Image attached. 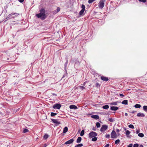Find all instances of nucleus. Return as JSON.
<instances>
[{"label":"nucleus","instance_id":"f257e3e1","mask_svg":"<svg viewBox=\"0 0 147 147\" xmlns=\"http://www.w3.org/2000/svg\"><path fill=\"white\" fill-rule=\"evenodd\" d=\"M36 16L38 18H40L42 20L45 19L46 18V16L45 14L44 9H41L40 13L39 14H36Z\"/></svg>","mask_w":147,"mask_h":147},{"label":"nucleus","instance_id":"f03ea898","mask_svg":"<svg viewBox=\"0 0 147 147\" xmlns=\"http://www.w3.org/2000/svg\"><path fill=\"white\" fill-rule=\"evenodd\" d=\"M105 0H101L98 3V7L99 8L102 9L103 8L104 6V2Z\"/></svg>","mask_w":147,"mask_h":147},{"label":"nucleus","instance_id":"7ed1b4c3","mask_svg":"<svg viewBox=\"0 0 147 147\" xmlns=\"http://www.w3.org/2000/svg\"><path fill=\"white\" fill-rule=\"evenodd\" d=\"M97 135V134L94 131H92L90 132L89 134V137L90 138H92L96 137Z\"/></svg>","mask_w":147,"mask_h":147},{"label":"nucleus","instance_id":"20e7f679","mask_svg":"<svg viewBox=\"0 0 147 147\" xmlns=\"http://www.w3.org/2000/svg\"><path fill=\"white\" fill-rule=\"evenodd\" d=\"M108 128V126L107 125H102L100 129V131L102 132H104Z\"/></svg>","mask_w":147,"mask_h":147},{"label":"nucleus","instance_id":"39448f33","mask_svg":"<svg viewBox=\"0 0 147 147\" xmlns=\"http://www.w3.org/2000/svg\"><path fill=\"white\" fill-rule=\"evenodd\" d=\"M111 138H115L117 137V135L115 131L113 130L111 134Z\"/></svg>","mask_w":147,"mask_h":147},{"label":"nucleus","instance_id":"423d86ee","mask_svg":"<svg viewBox=\"0 0 147 147\" xmlns=\"http://www.w3.org/2000/svg\"><path fill=\"white\" fill-rule=\"evenodd\" d=\"M61 107L60 104H55L53 106V108L54 109H59Z\"/></svg>","mask_w":147,"mask_h":147},{"label":"nucleus","instance_id":"0eeeda50","mask_svg":"<svg viewBox=\"0 0 147 147\" xmlns=\"http://www.w3.org/2000/svg\"><path fill=\"white\" fill-rule=\"evenodd\" d=\"M51 120L53 123L56 124L57 125L61 123L60 122L58 121L57 119H51Z\"/></svg>","mask_w":147,"mask_h":147},{"label":"nucleus","instance_id":"6e6552de","mask_svg":"<svg viewBox=\"0 0 147 147\" xmlns=\"http://www.w3.org/2000/svg\"><path fill=\"white\" fill-rule=\"evenodd\" d=\"M74 141V140L73 139H71L69 140L68 141L66 142L65 144H70L72 143Z\"/></svg>","mask_w":147,"mask_h":147},{"label":"nucleus","instance_id":"1a4fd4ad","mask_svg":"<svg viewBox=\"0 0 147 147\" xmlns=\"http://www.w3.org/2000/svg\"><path fill=\"white\" fill-rule=\"evenodd\" d=\"M69 108L71 109H77L78 108L77 107L74 105H71L69 106Z\"/></svg>","mask_w":147,"mask_h":147},{"label":"nucleus","instance_id":"9d476101","mask_svg":"<svg viewBox=\"0 0 147 147\" xmlns=\"http://www.w3.org/2000/svg\"><path fill=\"white\" fill-rule=\"evenodd\" d=\"M91 117L93 119H99V116L98 115H91Z\"/></svg>","mask_w":147,"mask_h":147},{"label":"nucleus","instance_id":"9b49d317","mask_svg":"<svg viewBox=\"0 0 147 147\" xmlns=\"http://www.w3.org/2000/svg\"><path fill=\"white\" fill-rule=\"evenodd\" d=\"M118 109V108L117 107L114 106L111 107L110 108L111 110L115 111L117 110Z\"/></svg>","mask_w":147,"mask_h":147},{"label":"nucleus","instance_id":"f8f14e48","mask_svg":"<svg viewBox=\"0 0 147 147\" xmlns=\"http://www.w3.org/2000/svg\"><path fill=\"white\" fill-rule=\"evenodd\" d=\"M101 78L103 80L106 81H108L109 80L107 78L103 76L101 77Z\"/></svg>","mask_w":147,"mask_h":147},{"label":"nucleus","instance_id":"ddd939ff","mask_svg":"<svg viewBox=\"0 0 147 147\" xmlns=\"http://www.w3.org/2000/svg\"><path fill=\"white\" fill-rule=\"evenodd\" d=\"M137 116L138 117H143L145 116V115L142 113H138L137 114Z\"/></svg>","mask_w":147,"mask_h":147},{"label":"nucleus","instance_id":"4468645a","mask_svg":"<svg viewBox=\"0 0 147 147\" xmlns=\"http://www.w3.org/2000/svg\"><path fill=\"white\" fill-rule=\"evenodd\" d=\"M82 140V138L80 137H79L77 140L76 142L77 143H80Z\"/></svg>","mask_w":147,"mask_h":147},{"label":"nucleus","instance_id":"2eb2a0df","mask_svg":"<svg viewBox=\"0 0 147 147\" xmlns=\"http://www.w3.org/2000/svg\"><path fill=\"white\" fill-rule=\"evenodd\" d=\"M68 129L67 127H65L64 128L63 130V133H65L67 132Z\"/></svg>","mask_w":147,"mask_h":147},{"label":"nucleus","instance_id":"dca6fc26","mask_svg":"<svg viewBox=\"0 0 147 147\" xmlns=\"http://www.w3.org/2000/svg\"><path fill=\"white\" fill-rule=\"evenodd\" d=\"M15 14H16L15 13H12L10 14H9L7 16V17L6 18V19H7V18H11V17L13 15Z\"/></svg>","mask_w":147,"mask_h":147},{"label":"nucleus","instance_id":"f3484780","mask_svg":"<svg viewBox=\"0 0 147 147\" xmlns=\"http://www.w3.org/2000/svg\"><path fill=\"white\" fill-rule=\"evenodd\" d=\"M122 103L123 104L127 105V100H124L122 101Z\"/></svg>","mask_w":147,"mask_h":147},{"label":"nucleus","instance_id":"a211bd4d","mask_svg":"<svg viewBox=\"0 0 147 147\" xmlns=\"http://www.w3.org/2000/svg\"><path fill=\"white\" fill-rule=\"evenodd\" d=\"M109 105H105L104 106H103L102 107V108L103 109H108L109 108Z\"/></svg>","mask_w":147,"mask_h":147},{"label":"nucleus","instance_id":"6ab92c4d","mask_svg":"<svg viewBox=\"0 0 147 147\" xmlns=\"http://www.w3.org/2000/svg\"><path fill=\"white\" fill-rule=\"evenodd\" d=\"M134 107L136 108H140L141 107V106L140 104H136L135 105Z\"/></svg>","mask_w":147,"mask_h":147},{"label":"nucleus","instance_id":"aec40b11","mask_svg":"<svg viewBox=\"0 0 147 147\" xmlns=\"http://www.w3.org/2000/svg\"><path fill=\"white\" fill-rule=\"evenodd\" d=\"M85 10L83 9H82L80 12H79V14L80 15H82L83 13H84V11Z\"/></svg>","mask_w":147,"mask_h":147},{"label":"nucleus","instance_id":"412c9836","mask_svg":"<svg viewBox=\"0 0 147 147\" xmlns=\"http://www.w3.org/2000/svg\"><path fill=\"white\" fill-rule=\"evenodd\" d=\"M143 110L146 112H147V106H144L143 107Z\"/></svg>","mask_w":147,"mask_h":147},{"label":"nucleus","instance_id":"4be33fe9","mask_svg":"<svg viewBox=\"0 0 147 147\" xmlns=\"http://www.w3.org/2000/svg\"><path fill=\"white\" fill-rule=\"evenodd\" d=\"M130 133V132L129 131L127 130H126L125 134L126 135H127V137H129V136L128 135H129Z\"/></svg>","mask_w":147,"mask_h":147},{"label":"nucleus","instance_id":"5701e85b","mask_svg":"<svg viewBox=\"0 0 147 147\" xmlns=\"http://www.w3.org/2000/svg\"><path fill=\"white\" fill-rule=\"evenodd\" d=\"M138 136L142 138L144 136V134L142 133H140L138 134Z\"/></svg>","mask_w":147,"mask_h":147},{"label":"nucleus","instance_id":"b1692460","mask_svg":"<svg viewBox=\"0 0 147 147\" xmlns=\"http://www.w3.org/2000/svg\"><path fill=\"white\" fill-rule=\"evenodd\" d=\"M84 130H82L80 133V136H83L84 134Z\"/></svg>","mask_w":147,"mask_h":147},{"label":"nucleus","instance_id":"393cba45","mask_svg":"<svg viewBox=\"0 0 147 147\" xmlns=\"http://www.w3.org/2000/svg\"><path fill=\"white\" fill-rule=\"evenodd\" d=\"M83 146V145L82 144H78L76 145L75 146V147H81Z\"/></svg>","mask_w":147,"mask_h":147},{"label":"nucleus","instance_id":"a878e982","mask_svg":"<svg viewBox=\"0 0 147 147\" xmlns=\"http://www.w3.org/2000/svg\"><path fill=\"white\" fill-rule=\"evenodd\" d=\"M128 127L131 129H134V125L132 124H130L128 125Z\"/></svg>","mask_w":147,"mask_h":147},{"label":"nucleus","instance_id":"bb28decb","mask_svg":"<svg viewBox=\"0 0 147 147\" xmlns=\"http://www.w3.org/2000/svg\"><path fill=\"white\" fill-rule=\"evenodd\" d=\"M49 137V136L47 134H45L44 136V138L45 139H47Z\"/></svg>","mask_w":147,"mask_h":147},{"label":"nucleus","instance_id":"cd10ccee","mask_svg":"<svg viewBox=\"0 0 147 147\" xmlns=\"http://www.w3.org/2000/svg\"><path fill=\"white\" fill-rule=\"evenodd\" d=\"M108 120L111 122H113L114 121V119L112 118H109Z\"/></svg>","mask_w":147,"mask_h":147},{"label":"nucleus","instance_id":"c85d7f7f","mask_svg":"<svg viewBox=\"0 0 147 147\" xmlns=\"http://www.w3.org/2000/svg\"><path fill=\"white\" fill-rule=\"evenodd\" d=\"M94 138H93L92 139V140L93 141H96L97 140V138L96 137H94Z\"/></svg>","mask_w":147,"mask_h":147},{"label":"nucleus","instance_id":"c756f323","mask_svg":"<svg viewBox=\"0 0 147 147\" xmlns=\"http://www.w3.org/2000/svg\"><path fill=\"white\" fill-rule=\"evenodd\" d=\"M120 142V140L119 139H118L115 140V143L116 144H118Z\"/></svg>","mask_w":147,"mask_h":147},{"label":"nucleus","instance_id":"7c9ffc66","mask_svg":"<svg viewBox=\"0 0 147 147\" xmlns=\"http://www.w3.org/2000/svg\"><path fill=\"white\" fill-rule=\"evenodd\" d=\"M57 114L56 113L52 112L51 113V116H54L56 115Z\"/></svg>","mask_w":147,"mask_h":147},{"label":"nucleus","instance_id":"2f4dec72","mask_svg":"<svg viewBox=\"0 0 147 147\" xmlns=\"http://www.w3.org/2000/svg\"><path fill=\"white\" fill-rule=\"evenodd\" d=\"M80 88L82 89V90H83L85 89V88L84 87L82 86H79Z\"/></svg>","mask_w":147,"mask_h":147},{"label":"nucleus","instance_id":"473e14b6","mask_svg":"<svg viewBox=\"0 0 147 147\" xmlns=\"http://www.w3.org/2000/svg\"><path fill=\"white\" fill-rule=\"evenodd\" d=\"M96 125L97 128L99 127L100 126V123L99 122H97L96 123Z\"/></svg>","mask_w":147,"mask_h":147},{"label":"nucleus","instance_id":"72a5a7b5","mask_svg":"<svg viewBox=\"0 0 147 147\" xmlns=\"http://www.w3.org/2000/svg\"><path fill=\"white\" fill-rule=\"evenodd\" d=\"M95 0H89L88 1V3H92Z\"/></svg>","mask_w":147,"mask_h":147},{"label":"nucleus","instance_id":"f704fd0d","mask_svg":"<svg viewBox=\"0 0 147 147\" xmlns=\"http://www.w3.org/2000/svg\"><path fill=\"white\" fill-rule=\"evenodd\" d=\"M28 131H29V130L28 129H25L23 130V132L24 133H26V132H28Z\"/></svg>","mask_w":147,"mask_h":147},{"label":"nucleus","instance_id":"c9c22d12","mask_svg":"<svg viewBox=\"0 0 147 147\" xmlns=\"http://www.w3.org/2000/svg\"><path fill=\"white\" fill-rule=\"evenodd\" d=\"M111 105H117V103L116 102H114L110 103Z\"/></svg>","mask_w":147,"mask_h":147},{"label":"nucleus","instance_id":"e433bc0d","mask_svg":"<svg viewBox=\"0 0 147 147\" xmlns=\"http://www.w3.org/2000/svg\"><path fill=\"white\" fill-rule=\"evenodd\" d=\"M81 8H82V9L85 10V6L84 5L82 4L81 6Z\"/></svg>","mask_w":147,"mask_h":147},{"label":"nucleus","instance_id":"4c0bfd02","mask_svg":"<svg viewBox=\"0 0 147 147\" xmlns=\"http://www.w3.org/2000/svg\"><path fill=\"white\" fill-rule=\"evenodd\" d=\"M60 10V8H59V7H57V12H56V13H57V12H59ZM55 12H56V11H55Z\"/></svg>","mask_w":147,"mask_h":147},{"label":"nucleus","instance_id":"58836bf2","mask_svg":"<svg viewBox=\"0 0 147 147\" xmlns=\"http://www.w3.org/2000/svg\"><path fill=\"white\" fill-rule=\"evenodd\" d=\"M139 145L138 144H135L134 145V147H138Z\"/></svg>","mask_w":147,"mask_h":147},{"label":"nucleus","instance_id":"ea45409f","mask_svg":"<svg viewBox=\"0 0 147 147\" xmlns=\"http://www.w3.org/2000/svg\"><path fill=\"white\" fill-rule=\"evenodd\" d=\"M140 2H142L143 3H145L146 1V0H138Z\"/></svg>","mask_w":147,"mask_h":147},{"label":"nucleus","instance_id":"a19ab883","mask_svg":"<svg viewBox=\"0 0 147 147\" xmlns=\"http://www.w3.org/2000/svg\"><path fill=\"white\" fill-rule=\"evenodd\" d=\"M110 135L109 134H106L105 136V137L106 138H109L110 137Z\"/></svg>","mask_w":147,"mask_h":147},{"label":"nucleus","instance_id":"79ce46f5","mask_svg":"<svg viewBox=\"0 0 147 147\" xmlns=\"http://www.w3.org/2000/svg\"><path fill=\"white\" fill-rule=\"evenodd\" d=\"M140 132V130H138L137 129H136V133L137 134H138Z\"/></svg>","mask_w":147,"mask_h":147},{"label":"nucleus","instance_id":"37998d69","mask_svg":"<svg viewBox=\"0 0 147 147\" xmlns=\"http://www.w3.org/2000/svg\"><path fill=\"white\" fill-rule=\"evenodd\" d=\"M133 144H129V145L128 146V147H132Z\"/></svg>","mask_w":147,"mask_h":147},{"label":"nucleus","instance_id":"c03bdc74","mask_svg":"<svg viewBox=\"0 0 147 147\" xmlns=\"http://www.w3.org/2000/svg\"><path fill=\"white\" fill-rule=\"evenodd\" d=\"M119 96H121V97H124V95L122 94H119Z\"/></svg>","mask_w":147,"mask_h":147},{"label":"nucleus","instance_id":"a18cd8bd","mask_svg":"<svg viewBox=\"0 0 147 147\" xmlns=\"http://www.w3.org/2000/svg\"><path fill=\"white\" fill-rule=\"evenodd\" d=\"M96 87H98V86H99H99H100V85H99V84H98V83H96Z\"/></svg>","mask_w":147,"mask_h":147},{"label":"nucleus","instance_id":"49530a36","mask_svg":"<svg viewBox=\"0 0 147 147\" xmlns=\"http://www.w3.org/2000/svg\"><path fill=\"white\" fill-rule=\"evenodd\" d=\"M109 144H106L104 147H109Z\"/></svg>","mask_w":147,"mask_h":147},{"label":"nucleus","instance_id":"de8ad7c7","mask_svg":"<svg viewBox=\"0 0 147 147\" xmlns=\"http://www.w3.org/2000/svg\"><path fill=\"white\" fill-rule=\"evenodd\" d=\"M24 1V0H18V1L21 3L23 2Z\"/></svg>","mask_w":147,"mask_h":147},{"label":"nucleus","instance_id":"09e8293b","mask_svg":"<svg viewBox=\"0 0 147 147\" xmlns=\"http://www.w3.org/2000/svg\"><path fill=\"white\" fill-rule=\"evenodd\" d=\"M116 131L118 133L119 131L120 130L118 129H116Z\"/></svg>","mask_w":147,"mask_h":147},{"label":"nucleus","instance_id":"8fccbe9b","mask_svg":"<svg viewBox=\"0 0 147 147\" xmlns=\"http://www.w3.org/2000/svg\"><path fill=\"white\" fill-rule=\"evenodd\" d=\"M47 146V144H44L43 147H46Z\"/></svg>","mask_w":147,"mask_h":147},{"label":"nucleus","instance_id":"3c124183","mask_svg":"<svg viewBox=\"0 0 147 147\" xmlns=\"http://www.w3.org/2000/svg\"><path fill=\"white\" fill-rule=\"evenodd\" d=\"M117 136H120V134L119 133H118L117 134Z\"/></svg>","mask_w":147,"mask_h":147},{"label":"nucleus","instance_id":"603ef678","mask_svg":"<svg viewBox=\"0 0 147 147\" xmlns=\"http://www.w3.org/2000/svg\"><path fill=\"white\" fill-rule=\"evenodd\" d=\"M127 115H128V114H127V113H125V116H127Z\"/></svg>","mask_w":147,"mask_h":147},{"label":"nucleus","instance_id":"864d4df0","mask_svg":"<svg viewBox=\"0 0 147 147\" xmlns=\"http://www.w3.org/2000/svg\"><path fill=\"white\" fill-rule=\"evenodd\" d=\"M140 147H143V146L142 145H140Z\"/></svg>","mask_w":147,"mask_h":147},{"label":"nucleus","instance_id":"5fc2aeb1","mask_svg":"<svg viewBox=\"0 0 147 147\" xmlns=\"http://www.w3.org/2000/svg\"><path fill=\"white\" fill-rule=\"evenodd\" d=\"M136 112V111H133L131 113H135V112Z\"/></svg>","mask_w":147,"mask_h":147},{"label":"nucleus","instance_id":"6e6d98bb","mask_svg":"<svg viewBox=\"0 0 147 147\" xmlns=\"http://www.w3.org/2000/svg\"><path fill=\"white\" fill-rule=\"evenodd\" d=\"M92 130H93L94 131H95L96 130V129H95L94 127L92 128Z\"/></svg>","mask_w":147,"mask_h":147},{"label":"nucleus","instance_id":"4d7b16f0","mask_svg":"<svg viewBox=\"0 0 147 147\" xmlns=\"http://www.w3.org/2000/svg\"><path fill=\"white\" fill-rule=\"evenodd\" d=\"M86 83V82H84V84H83V85H85V84Z\"/></svg>","mask_w":147,"mask_h":147}]
</instances>
